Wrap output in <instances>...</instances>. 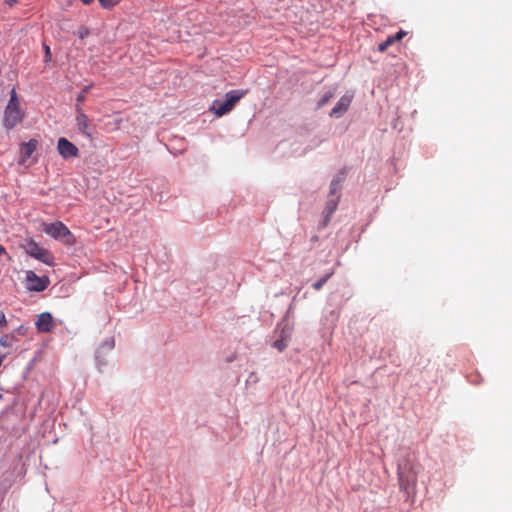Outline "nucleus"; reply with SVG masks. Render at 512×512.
Returning a JSON list of instances; mask_svg holds the SVG:
<instances>
[{
    "label": "nucleus",
    "instance_id": "nucleus-1",
    "mask_svg": "<svg viewBox=\"0 0 512 512\" xmlns=\"http://www.w3.org/2000/svg\"><path fill=\"white\" fill-rule=\"evenodd\" d=\"M247 91L244 90H233L226 94V99L215 100L210 106V111H212L216 116L221 117L235 107L238 101L246 95Z\"/></svg>",
    "mask_w": 512,
    "mask_h": 512
},
{
    "label": "nucleus",
    "instance_id": "nucleus-2",
    "mask_svg": "<svg viewBox=\"0 0 512 512\" xmlns=\"http://www.w3.org/2000/svg\"><path fill=\"white\" fill-rule=\"evenodd\" d=\"M24 113L20 108L19 101L15 89H12L10 100L4 112V126L7 129L14 128L17 124L21 123Z\"/></svg>",
    "mask_w": 512,
    "mask_h": 512
},
{
    "label": "nucleus",
    "instance_id": "nucleus-3",
    "mask_svg": "<svg viewBox=\"0 0 512 512\" xmlns=\"http://www.w3.org/2000/svg\"><path fill=\"white\" fill-rule=\"evenodd\" d=\"M20 246L31 257L47 265H53V256L51 253L47 249L40 247L32 238L25 239Z\"/></svg>",
    "mask_w": 512,
    "mask_h": 512
},
{
    "label": "nucleus",
    "instance_id": "nucleus-4",
    "mask_svg": "<svg viewBox=\"0 0 512 512\" xmlns=\"http://www.w3.org/2000/svg\"><path fill=\"white\" fill-rule=\"evenodd\" d=\"M43 231L51 237L61 240L66 245L71 246L75 243L74 236L62 222H55L51 224L44 223Z\"/></svg>",
    "mask_w": 512,
    "mask_h": 512
},
{
    "label": "nucleus",
    "instance_id": "nucleus-5",
    "mask_svg": "<svg viewBox=\"0 0 512 512\" xmlns=\"http://www.w3.org/2000/svg\"><path fill=\"white\" fill-rule=\"evenodd\" d=\"M398 476L400 489L409 494L413 490L416 481V473L412 466L408 463L400 466Z\"/></svg>",
    "mask_w": 512,
    "mask_h": 512
},
{
    "label": "nucleus",
    "instance_id": "nucleus-6",
    "mask_svg": "<svg viewBox=\"0 0 512 512\" xmlns=\"http://www.w3.org/2000/svg\"><path fill=\"white\" fill-rule=\"evenodd\" d=\"M27 288L34 291H43L49 284L47 277H38L33 271L26 273Z\"/></svg>",
    "mask_w": 512,
    "mask_h": 512
},
{
    "label": "nucleus",
    "instance_id": "nucleus-7",
    "mask_svg": "<svg viewBox=\"0 0 512 512\" xmlns=\"http://www.w3.org/2000/svg\"><path fill=\"white\" fill-rule=\"evenodd\" d=\"M57 151L65 159L77 157L79 153L78 148L66 138H60L58 140Z\"/></svg>",
    "mask_w": 512,
    "mask_h": 512
},
{
    "label": "nucleus",
    "instance_id": "nucleus-8",
    "mask_svg": "<svg viewBox=\"0 0 512 512\" xmlns=\"http://www.w3.org/2000/svg\"><path fill=\"white\" fill-rule=\"evenodd\" d=\"M36 326L40 332H50L53 327V318L50 313H42L38 316Z\"/></svg>",
    "mask_w": 512,
    "mask_h": 512
},
{
    "label": "nucleus",
    "instance_id": "nucleus-9",
    "mask_svg": "<svg viewBox=\"0 0 512 512\" xmlns=\"http://www.w3.org/2000/svg\"><path fill=\"white\" fill-rule=\"evenodd\" d=\"M38 142L35 139H31L27 143H23L20 148V164H24L25 161L32 155L36 150Z\"/></svg>",
    "mask_w": 512,
    "mask_h": 512
},
{
    "label": "nucleus",
    "instance_id": "nucleus-10",
    "mask_svg": "<svg viewBox=\"0 0 512 512\" xmlns=\"http://www.w3.org/2000/svg\"><path fill=\"white\" fill-rule=\"evenodd\" d=\"M352 95H344L336 105V107L331 111V116L333 117H340L342 114H344L348 107L350 106V103L352 101Z\"/></svg>",
    "mask_w": 512,
    "mask_h": 512
},
{
    "label": "nucleus",
    "instance_id": "nucleus-11",
    "mask_svg": "<svg viewBox=\"0 0 512 512\" xmlns=\"http://www.w3.org/2000/svg\"><path fill=\"white\" fill-rule=\"evenodd\" d=\"M76 122L79 131L87 136H90V133L88 132V118L80 110L77 111Z\"/></svg>",
    "mask_w": 512,
    "mask_h": 512
},
{
    "label": "nucleus",
    "instance_id": "nucleus-12",
    "mask_svg": "<svg viewBox=\"0 0 512 512\" xmlns=\"http://www.w3.org/2000/svg\"><path fill=\"white\" fill-rule=\"evenodd\" d=\"M338 198L339 197H331L328 202H327V205H326V208H325V219H324V226L327 225L329 219H330V216L332 215V213L336 210L337 208V205H338Z\"/></svg>",
    "mask_w": 512,
    "mask_h": 512
},
{
    "label": "nucleus",
    "instance_id": "nucleus-13",
    "mask_svg": "<svg viewBox=\"0 0 512 512\" xmlns=\"http://www.w3.org/2000/svg\"><path fill=\"white\" fill-rule=\"evenodd\" d=\"M15 341V337L13 335L7 334L1 337L0 345L3 347H11Z\"/></svg>",
    "mask_w": 512,
    "mask_h": 512
},
{
    "label": "nucleus",
    "instance_id": "nucleus-14",
    "mask_svg": "<svg viewBox=\"0 0 512 512\" xmlns=\"http://www.w3.org/2000/svg\"><path fill=\"white\" fill-rule=\"evenodd\" d=\"M339 187H340L339 180H333L331 183V186H330V197H333V198L338 197L337 192L339 190Z\"/></svg>",
    "mask_w": 512,
    "mask_h": 512
},
{
    "label": "nucleus",
    "instance_id": "nucleus-15",
    "mask_svg": "<svg viewBox=\"0 0 512 512\" xmlns=\"http://www.w3.org/2000/svg\"><path fill=\"white\" fill-rule=\"evenodd\" d=\"M287 338H288V336H282V338L280 340H277L274 342V347L280 351L283 350L286 347Z\"/></svg>",
    "mask_w": 512,
    "mask_h": 512
},
{
    "label": "nucleus",
    "instance_id": "nucleus-16",
    "mask_svg": "<svg viewBox=\"0 0 512 512\" xmlns=\"http://www.w3.org/2000/svg\"><path fill=\"white\" fill-rule=\"evenodd\" d=\"M99 2L104 8H111L114 5L118 4L120 0H99Z\"/></svg>",
    "mask_w": 512,
    "mask_h": 512
},
{
    "label": "nucleus",
    "instance_id": "nucleus-17",
    "mask_svg": "<svg viewBox=\"0 0 512 512\" xmlns=\"http://www.w3.org/2000/svg\"><path fill=\"white\" fill-rule=\"evenodd\" d=\"M89 34H90L89 29L84 26L80 27L79 30L77 31V35L79 36L80 39H84Z\"/></svg>",
    "mask_w": 512,
    "mask_h": 512
},
{
    "label": "nucleus",
    "instance_id": "nucleus-18",
    "mask_svg": "<svg viewBox=\"0 0 512 512\" xmlns=\"http://www.w3.org/2000/svg\"><path fill=\"white\" fill-rule=\"evenodd\" d=\"M329 276H326V277H323L321 279H319L317 282H315L313 284V287L316 289V290H319L321 289V287L324 285V283L327 281Z\"/></svg>",
    "mask_w": 512,
    "mask_h": 512
},
{
    "label": "nucleus",
    "instance_id": "nucleus-19",
    "mask_svg": "<svg viewBox=\"0 0 512 512\" xmlns=\"http://www.w3.org/2000/svg\"><path fill=\"white\" fill-rule=\"evenodd\" d=\"M44 51H45V62L51 61V51L48 45L44 44Z\"/></svg>",
    "mask_w": 512,
    "mask_h": 512
},
{
    "label": "nucleus",
    "instance_id": "nucleus-20",
    "mask_svg": "<svg viewBox=\"0 0 512 512\" xmlns=\"http://www.w3.org/2000/svg\"><path fill=\"white\" fill-rule=\"evenodd\" d=\"M91 86H86L84 88V91L83 93L79 94L78 97H77V102H83L84 99H85V92H87L89 89H90Z\"/></svg>",
    "mask_w": 512,
    "mask_h": 512
},
{
    "label": "nucleus",
    "instance_id": "nucleus-21",
    "mask_svg": "<svg viewBox=\"0 0 512 512\" xmlns=\"http://www.w3.org/2000/svg\"><path fill=\"white\" fill-rule=\"evenodd\" d=\"M332 96H333V94H332V93H328V94H326V95L321 99V101L319 102V105H320V106H322V105H324L325 103H327V102L330 100V98H331Z\"/></svg>",
    "mask_w": 512,
    "mask_h": 512
},
{
    "label": "nucleus",
    "instance_id": "nucleus-22",
    "mask_svg": "<svg viewBox=\"0 0 512 512\" xmlns=\"http://www.w3.org/2000/svg\"><path fill=\"white\" fill-rule=\"evenodd\" d=\"M6 325V318H5V315L0 312V329Z\"/></svg>",
    "mask_w": 512,
    "mask_h": 512
},
{
    "label": "nucleus",
    "instance_id": "nucleus-23",
    "mask_svg": "<svg viewBox=\"0 0 512 512\" xmlns=\"http://www.w3.org/2000/svg\"><path fill=\"white\" fill-rule=\"evenodd\" d=\"M405 35H406V32L401 30V31H399V32H398L396 35H394V36H395V38H396V41H399V40H401Z\"/></svg>",
    "mask_w": 512,
    "mask_h": 512
},
{
    "label": "nucleus",
    "instance_id": "nucleus-24",
    "mask_svg": "<svg viewBox=\"0 0 512 512\" xmlns=\"http://www.w3.org/2000/svg\"><path fill=\"white\" fill-rule=\"evenodd\" d=\"M388 47H389V46H388V43L383 42V43H381V44L379 45V51H380V52H384Z\"/></svg>",
    "mask_w": 512,
    "mask_h": 512
},
{
    "label": "nucleus",
    "instance_id": "nucleus-25",
    "mask_svg": "<svg viewBox=\"0 0 512 512\" xmlns=\"http://www.w3.org/2000/svg\"><path fill=\"white\" fill-rule=\"evenodd\" d=\"M385 42L388 43V46H390L394 42H396V38H395V36H390V37L387 38V40Z\"/></svg>",
    "mask_w": 512,
    "mask_h": 512
},
{
    "label": "nucleus",
    "instance_id": "nucleus-26",
    "mask_svg": "<svg viewBox=\"0 0 512 512\" xmlns=\"http://www.w3.org/2000/svg\"><path fill=\"white\" fill-rule=\"evenodd\" d=\"M105 346L108 348V349H112L113 346H114V341L113 340H110V341H107L105 343Z\"/></svg>",
    "mask_w": 512,
    "mask_h": 512
},
{
    "label": "nucleus",
    "instance_id": "nucleus-27",
    "mask_svg": "<svg viewBox=\"0 0 512 512\" xmlns=\"http://www.w3.org/2000/svg\"><path fill=\"white\" fill-rule=\"evenodd\" d=\"M7 4L13 5L17 2V0H5Z\"/></svg>",
    "mask_w": 512,
    "mask_h": 512
},
{
    "label": "nucleus",
    "instance_id": "nucleus-28",
    "mask_svg": "<svg viewBox=\"0 0 512 512\" xmlns=\"http://www.w3.org/2000/svg\"><path fill=\"white\" fill-rule=\"evenodd\" d=\"M5 254V248L0 245V257Z\"/></svg>",
    "mask_w": 512,
    "mask_h": 512
},
{
    "label": "nucleus",
    "instance_id": "nucleus-29",
    "mask_svg": "<svg viewBox=\"0 0 512 512\" xmlns=\"http://www.w3.org/2000/svg\"><path fill=\"white\" fill-rule=\"evenodd\" d=\"M92 0H82L84 4H89Z\"/></svg>",
    "mask_w": 512,
    "mask_h": 512
},
{
    "label": "nucleus",
    "instance_id": "nucleus-30",
    "mask_svg": "<svg viewBox=\"0 0 512 512\" xmlns=\"http://www.w3.org/2000/svg\"><path fill=\"white\" fill-rule=\"evenodd\" d=\"M4 358H5V355H0V364L2 363Z\"/></svg>",
    "mask_w": 512,
    "mask_h": 512
},
{
    "label": "nucleus",
    "instance_id": "nucleus-31",
    "mask_svg": "<svg viewBox=\"0 0 512 512\" xmlns=\"http://www.w3.org/2000/svg\"><path fill=\"white\" fill-rule=\"evenodd\" d=\"M121 122V119L116 120V124H119Z\"/></svg>",
    "mask_w": 512,
    "mask_h": 512
},
{
    "label": "nucleus",
    "instance_id": "nucleus-32",
    "mask_svg": "<svg viewBox=\"0 0 512 512\" xmlns=\"http://www.w3.org/2000/svg\"><path fill=\"white\" fill-rule=\"evenodd\" d=\"M2 398V395L0 394V399Z\"/></svg>",
    "mask_w": 512,
    "mask_h": 512
}]
</instances>
